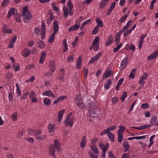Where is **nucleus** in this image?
<instances>
[{"label":"nucleus","mask_w":158,"mask_h":158,"mask_svg":"<svg viewBox=\"0 0 158 158\" xmlns=\"http://www.w3.org/2000/svg\"><path fill=\"white\" fill-rule=\"evenodd\" d=\"M48 128L49 129L50 133L53 132L55 129L54 127V125L51 124H50L48 125Z\"/></svg>","instance_id":"obj_40"},{"label":"nucleus","mask_w":158,"mask_h":158,"mask_svg":"<svg viewBox=\"0 0 158 158\" xmlns=\"http://www.w3.org/2000/svg\"><path fill=\"white\" fill-rule=\"evenodd\" d=\"M16 90H17V93L19 96H20L21 92L20 88V87L19 86V84L18 83H16Z\"/></svg>","instance_id":"obj_42"},{"label":"nucleus","mask_w":158,"mask_h":158,"mask_svg":"<svg viewBox=\"0 0 158 158\" xmlns=\"http://www.w3.org/2000/svg\"><path fill=\"white\" fill-rule=\"evenodd\" d=\"M128 17V15L125 14L123 17H122L120 19L119 21L121 23H123Z\"/></svg>","instance_id":"obj_44"},{"label":"nucleus","mask_w":158,"mask_h":158,"mask_svg":"<svg viewBox=\"0 0 158 158\" xmlns=\"http://www.w3.org/2000/svg\"><path fill=\"white\" fill-rule=\"evenodd\" d=\"M88 153L89 155L91 156V158H98V156L95 155V154L92 152L91 151H89Z\"/></svg>","instance_id":"obj_49"},{"label":"nucleus","mask_w":158,"mask_h":158,"mask_svg":"<svg viewBox=\"0 0 158 158\" xmlns=\"http://www.w3.org/2000/svg\"><path fill=\"white\" fill-rule=\"evenodd\" d=\"M123 145L125 149V150L124 151V152H126L129 150L130 146L128 142L126 141H124L123 143Z\"/></svg>","instance_id":"obj_15"},{"label":"nucleus","mask_w":158,"mask_h":158,"mask_svg":"<svg viewBox=\"0 0 158 158\" xmlns=\"http://www.w3.org/2000/svg\"><path fill=\"white\" fill-rule=\"evenodd\" d=\"M109 146L110 145L108 143H106L105 146L104 145L102 149V150L106 152L108 150Z\"/></svg>","instance_id":"obj_51"},{"label":"nucleus","mask_w":158,"mask_h":158,"mask_svg":"<svg viewBox=\"0 0 158 158\" xmlns=\"http://www.w3.org/2000/svg\"><path fill=\"white\" fill-rule=\"evenodd\" d=\"M59 23L57 20H56L54 22L53 24V31L56 33H57L59 29V27L58 25Z\"/></svg>","instance_id":"obj_4"},{"label":"nucleus","mask_w":158,"mask_h":158,"mask_svg":"<svg viewBox=\"0 0 158 158\" xmlns=\"http://www.w3.org/2000/svg\"><path fill=\"white\" fill-rule=\"evenodd\" d=\"M102 54V53L101 52H99L98 54H97L94 57V58H95L96 59V60H98L100 56H101Z\"/></svg>","instance_id":"obj_61"},{"label":"nucleus","mask_w":158,"mask_h":158,"mask_svg":"<svg viewBox=\"0 0 158 158\" xmlns=\"http://www.w3.org/2000/svg\"><path fill=\"white\" fill-rule=\"evenodd\" d=\"M123 80L124 79L123 78L120 79L118 81V83L115 87V89L117 90H118L119 87L123 82Z\"/></svg>","instance_id":"obj_24"},{"label":"nucleus","mask_w":158,"mask_h":158,"mask_svg":"<svg viewBox=\"0 0 158 158\" xmlns=\"http://www.w3.org/2000/svg\"><path fill=\"white\" fill-rule=\"evenodd\" d=\"M81 56H80L77 59L76 62L77 64L76 68V69H80L81 65Z\"/></svg>","instance_id":"obj_19"},{"label":"nucleus","mask_w":158,"mask_h":158,"mask_svg":"<svg viewBox=\"0 0 158 158\" xmlns=\"http://www.w3.org/2000/svg\"><path fill=\"white\" fill-rule=\"evenodd\" d=\"M118 137V141L119 143H121L123 140V135L122 133H117Z\"/></svg>","instance_id":"obj_30"},{"label":"nucleus","mask_w":158,"mask_h":158,"mask_svg":"<svg viewBox=\"0 0 158 158\" xmlns=\"http://www.w3.org/2000/svg\"><path fill=\"white\" fill-rule=\"evenodd\" d=\"M97 110H93L89 111L90 115L92 117L95 118L97 116L98 114L97 112L96 111Z\"/></svg>","instance_id":"obj_27"},{"label":"nucleus","mask_w":158,"mask_h":158,"mask_svg":"<svg viewBox=\"0 0 158 158\" xmlns=\"http://www.w3.org/2000/svg\"><path fill=\"white\" fill-rule=\"evenodd\" d=\"M15 9L14 8H10L7 15V18L9 19L12 15H15L16 14L15 13Z\"/></svg>","instance_id":"obj_6"},{"label":"nucleus","mask_w":158,"mask_h":158,"mask_svg":"<svg viewBox=\"0 0 158 158\" xmlns=\"http://www.w3.org/2000/svg\"><path fill=\"white\" fill-rule=\"evenodd\" d=\"M108 1L109 0H103L102 1L100 4V8H102L104 6Z\"/></svg>","instance_id":"obj_34"},{"label":"nucleus","mask_w":158,"mask_h":158,"mask_svg":"<svg viewBox=\"0 0 158 158\" xmlns=\"http://www.w3.org/2000/svg\"><path fill=\"white\" fill-rule=\"evenodd\" d=\"M49 148L50 150L49 154L53 156H54L55 154V152L54 149L53 145L52 144L51 145L49 146Z\"/></svg>","instance_id":"obj_21"},{"label":"nucleus","mask_w":158,"mask_h":158,"mask_svg":"<svg viewBox=\"0 0 158 158\" xmlns=\"http://www.w3.org/2000/svg\"><path fill=\"white\" fill-rule=\"evenodd\" d=\"M72 114V113L71 112L70 113L67 115V118L66 119L64 123L66 124V127L68 126V120L69 118L70 117Z\"/></svg>","instance_id":"obj_37"},{"label":"nucleus","mask_w":158,"mask_h":158,"mask_svg":"<svg viewBox=\"0 0 158 158\" xmlns=\"http://www.w3.org/2000/svg\"><path fill=\"white\" fill-rule=\"evenodd\" d=\"M88 107V110L89 111L93 110H95L97 109V106L94 103L91 102L89 103Z\"/></svg>","instance_id":"obj_5"},{"label":"nucleus","mask_w":158,"mask_h":158,"mask_svg":"<svg viewBox=\"0 0 158 158\" xmlns=\"http://www.w3.org/2000/svg\"><path fill=\"white\" fill-rule=\"evenodd\" d=\"M123 45L122 43H120L119 45H117L116 47L113 49V52H117L118 51L119 49Z\"/></svg>","instance_id":"obj_41"},{"label":"nucleus","mask_w":158,"mask_h":158,"mask_svg":"<svg viewBox=\"0 0 158 158\" xmlns=\"http://www.w3.org/2000/svg\"><path fill=\"white\" fill-rule=\"evenodd\" d=\"M23 13L21 15H24L25 14H27L28 12V9L27 7H24L23 9Z\"/></svg>","instance_id":"obj_50"},{"label":"nucleus","mask_w":158,"mask_h":158,"mask_svg":"<svg viewBox=\"0 0 158 158\" xmlns=\"http://www.w3.org/2000/svg\"><path fill=\"white\" fill-rule=\"evenodd\" d=\"M127 95V93L126 91H124L123 92V93L122 95H121V97L120 98V99L121 100V101L122 102H123L124 101V99L126 98V96Z\"/></svg>","instance_id":"obj_35"},{"label":"nucleus","mask_w":158,"mask_h":158,"mask_svg":"<svg viewBox=\"0 0 158 158\" xmlns=\"http://www.w3.org/2000/svg\"><path fill=\"white\" fill-rule=\"evenodd\" d=\"M157 121V118L156 116L152 117L151 119L150 123L151 124V126H153L156 123Z\"/></svg>","instance_id":"obj_20"},{"label":"nucleus","mask_w":158,"mask_h":158,"mask_svg":"<svg viewBox=\"0 0 158 158\" xmlns=\"http://www.w3.org/2000/svg\"><path fill=\"white\" fill-rule=\"evenodd\" d=\"M158 54V52L157 51L155 52L148 57L147 60H151L156 58Z\"/></svg>","instance_id":"obj_8"},{"label":"nucleus","mask_w":158,"mask_h":158,"mask_svg":"<svg viewBox=\"0 0 158 158\" xmlns=\"http://www.w3.org/2000/svg\"><path fill=\"white\" fill-rule=\"evenodd\" d=\"M112 38V35H111L109 36V37L108 39L105 42V45L106 46L109 45L112 43L114 41V40L113 38Z\"/></svg>","instance_id":"obj_11"},{"label":"nucleus","mask_w":158,"mask_h":158,"mask_svg":"<svg viewBox=\"0 0 158 158\" xmlns=\"http://www.w3.org/2000/svg\"><path fill=\"white\" fill-rule=\"evenodd\" d=\"M24 132V131H19V133L17 134L18 138L19 139L21 138L23 135Z\"/></svg>","instance_id":"obj_55"},{"label":"nucleus","mask_w":158,"mask_h":158,"mask_svg":"<svg viewBox=\"0 0 158 158\" xmlns=\"http://www.w3.org/2000/svg\"><path fill=\"white\" fill-rule=\"evenodd\" d=\"M99 38L98 37H96L95 39L94 40L92 43V46H94L96 44H98V43H99Z\"/></svg>","instance_id":"obj_33"},{"label":"nucleus","mask_w":158,"mask_h":158,"mask_svg":"<svg viewBox=\"0 0 158 158\" xmlns=\"http://www.w3.org/2000/svg\"><path fill=\"white\" fill-rule=\"evenodd\" d=\"M66 98V96H62L58 98L57 99L59 102L63 100L64 99H65Z\"/></svg>","instance_id":"obj_62"},{"label":"nucleus","mask_w":158,"mask_h":158,"mask_svg":"<svg viewBox=\"0 0 158 158\" xmlns=\"http://www.w3.org/2000/svg\"><path fill=\"white\" fill-rule=\"evenodd\" d=\"M56 33L54 32L52 33L49 36L48 40V42L49 43L52 42L55 39V34Z\"/></svg>","instance_id":"obj_22"},{"label":"nucleus","mask_w":158,"mask_h":158,"mask_svg":"<svg viewBox=\"0 0 158 158\" xmlns=\"http://www.w3.org/2000/svg\"><path fill=\"white\" fill-rule=\"evenodd\" d=\"M114 73V72L112 70L110 69L109 70H107L105 72L104 74V76L106 78H107L110 76H112Z\"/></svg>","instance_id":"obj_18"},{"label":"nucleus","mask_w":158,"mask_h":158,"mask_svg":"<svg viewBox=\"0 0 158 158\" xmlns=\"http://www.w3.org/2000/svg\"><path fill=\"white\" fill-rule=\"evenodd\" d=\"M9 3L10 1L8 0H4L1 4V6L2 7L6 6Z\"/></svg>","instance_id":"obj_38"},{"label":"nucleus","mask_w":158,"mask_h":158,"mask_svg":"<svg viewBox=\"0 0 158 158\" xmlns=\"http://www.w3.org/2000/svg\"><path fill=\"white\" fill-rule=\"evenodd\" d=\"M46 53L45 51H44L42 52V53L41 56H40V58L39 60V62L40 63H43L45 58L46 57Z\"/></svg>","instance_id":"obj_17"},{"label":"nucleus","mask_w":158,"mask_h":158,"mask_svg":"<svg viewBox=\"0 0 158 158\" xmlns=\"http://www.w3.org/2000/svg\"><path fill=\"white\" fill-rule=\"evenodd\" d=\"M148 77V74L146 73L144 74L142 77H141L142 79L143 80L146 79Z\"/></svg>","instance_id":"obj_63"},{"label":"nucleus","mask_w":158,"mask_h":158,"mask_svg":"<svg viewBox=\"0 0 158 158\" xmlns=\"http://www.w3.org/2000/svg\"><path fill=\"white\" fill-rule=\"evenodd\" d=\"M141 107L142 108L144 109H146L148 108L149 105L147 103L142 104L141 105Z\"/></svg>","instance_id":"obj_53"},{"label":"nucleus","mask_w":158,"mask_h":158,"mask_svg":"<svg viewBox=\"0 0 158 158\" xmlns=\"http://www.w3.org/2000/svg\"><path fill=\"white\" fill-rule=\"evenodd\" d=\"M79 26L78 25L75 24L74 25L70 27L69 28L68 31L70 32L72 31L77 30L79 28Z\"/></svg>","instance_id":"obj_16"},{"label":"nucleus","mask_w":158,"mask_h":158,"mask_svg":"<svg viewBox=\"0 0 158 158\" xmlns=\"http://www.w3.org/2000/svg\"><path fill=\"white\" fill-rule=\"evenodd\" d=\"M120 39V36L119 35V33H118L116 35L115 37L114 42L116 45H117L119 43Z\"/></svg>","instance_id":"obj_23"},{"label":"nucleus","mask_w":158,"mask_h":158,"mask_svg":"<svg viewBox=\"0 0 158 158\" xmlns=\"http://www.w3.org/2000/svg\"><path fill=\"white\" fill-rule=\"evenodd\" d=\"M65 111L64 109L60 111L58 113V117L57 121L59 122L61 121L63 118V114Z\"/></svg>","instance_id":"obj_7"},{"label":"nucleus","mask_w":158,"mask_h":158,"mask_svg":"<svg viewBox=\"0 0 158 158\" xmlns=\"http://www.w3.org/2000/svg\"><path fill=\"white\" fill-rule=\"evenodd\" d=\"M43 102L44 104L47 106H49L50 105L51 101L48 98H44L43 100Z\"/></svg>","instance_id":"obj_31"},{"label":"nucleus","mask_w":158,"mask_h":158,"mask_svg":"<svg viewBox=\"0 0 158 158\" xmlns=\"http://www.w3.org/2000/svg\"><path fill=\"white\" fill-rule=\"evenodd\" d=\"M45 136L44 135H40L37 136L36 137V139L38 140H40V139L42 140L45 139Z\"/></svg>","instance_id":"obj_59"},{"label":"nucleus","mask_w":158,"mask_h":158,"mask_svg":"<svg viewBox=\"0 0 158 158\" xmlns=\"http://www.w3.org/2000/svg\"><path fill=\"white\" fill-rule=\"evenodd\" d=\"M110 141L113 142L114 141V136L112 132H109L107 134Z\"/></svg>","instance_id":"obj_28"},{"label":"nucleus","mask_w":158,"mask_h":158,"mask_svg":"<svg viewBox=\"0 0 158 158\" xmlns=\"http://www.w3.org/2000/svg\"><path fill=\"white\" fill-rule=\"evenodd\" d=\"M63 10L64 14V17L65 18L68 16V12L70 15H73V12L72 10V9L69 10V11L68 8L66 6H64L63 7Z\"/></svg>","instance_id":"obj_2"},{"label":"nucleus","mask_w":158,"mask_h":158,"mask_svg":"<svg viewBox=\"0 0 158 158\" xmlns=\"http://www.w3.org/2000/svg\"><path fill=\"white\" fill-rule=\"evenodd\" d=\"M23 15L25 16L26 19L27 20H30L32 18V16L29 11L27 14H26L25 15Z\"/></svg>","instance_id":"obj_26"},{"label":"nucleus","mask_w":158,"mask_h":158,"mask_svg":"<svg viewBox=\"0 0 158 158\" xmlns=\"http://www.w3.org/2000/svg\"><path fill=\"white\" fill-rule=\"evenodd\" d=\"M19 67L20 64L18 63L13 64V67L14 68L15 70V71H17L19 70Z\"/></svg>","instance_id":"obj_47"},{"label":"nucleus","mask_w":158,"mask_h":158,"mask_svg":"<svg viewBox=\"0 0 158 158\" xmlns=\"http://www.w3.org/2000/svg\"><path fill=\"white\" fill-rule=\"evenodd\" d=\"M52 92V91L50 90H47L46 91L43 92L42 94V95L44 96H50V94H51Z\"/></svg>","instance_id":"obj_36"},{"label":"nucleus","mask_w":158,"mask_h":158,"mask_svg":"<svg viewBox=\"0 0 158 158\" xmlns=\"http://www.w3.org/2000/svg\"><path fill=\"white\" fill-rule=\"evenodd\" d=\"M112 102L113 104H115L118 101V99L117 97H114L112 98Z\"/></svg>","instance_id":"obj_58"},{"label":"nucleus","mask_w":158,"mask_h":158,"mask_svg":"<svg viewBox=\"0 0 158 158\" xmlns=\"http://www.w3.org/2000/svg\"><path fill=\"white\" fill-rule=\"evenodd\" d=\"M135 72L136 70L135 69L131 71L129 76L130 78H133L135 76L134 73H135Z\"/></svg>","instance_id":"obj_48"},{"label":"nucleus","mask_w":158,"mask_h":158,"mask_svg":"<svg viewBox=\"0 0 158 158\" xmlns=\"http://www.w3.org/2000/svg\"><path fill=\"white\" fill-rule=\"evenodd\" d=\"M30 52V50L29 49L26 48L23 51L22 55L24 57H27L29 56Z\"/></svg>","instance_id":"obj_12"},{"label":"nucleus","mask_w":158,"mask_h":158,"mask_svg":"<svg viewBox=\"0 0 158 158\" xmlns=\"http://www.w3.org/2000/svg\"><path fill=\"white\" fill-rule=\"evenodd\" d=\"M34 44V42L33 40H31L29 41L28 44V46L30 47H32Z\"/></svg>","instance_id":"obj_64"},{"label":"nucleus","mask_w":158,"mask_h":158,"mask_svg":"<svg viewBox=\"0 0 158 158\" xmlns=\"http://www.w3.org/2000/svg\"><path fill=\"white\" fill-rule=\"evenodd\" d=\"M38 47L39 48L43 49L45 46V44L44 43V42L41 40H39L37 42Z\"/></svg>","instance_id":"obj_25"},{"label":"nucleus","mask_w":158,"mask_h":158,"mask_svg":"<svg viewBox=\"0 0 158 158\" xmlns=\"http://www.w3.org/2000/svg\"><path fill=\"white\" fill-rule=\"evenodd\" d=\"M111 84V80L110 79L107 81V82L105 84V88L106 89H108Z\"/></svg>","instance_id":"obj_43"},{"label":"nucleus","mask_w":158,"mask_h":158,"mask_svg":"<svg viewBox=\"0 0 158 158\" xmlns=\"http://www.w3.org/2000/svg\"><path fill=\"white\" fill-rule=\"evenodd\" d=\"M68 5L69 6V10L72 9L73 7V6L71 2V0H69L67 3Z\"/></svg>","instance_id":"obj_52"},{"label":"nucleus","mask_w":158,"mask_h":158,"mask_svg":"<svg viewBox=\"0 0 158 158\" xmlns=\"http://www.w3.org/2000/svg\"><path fill=\"white\" fill-rule=\"evenodd\" d=\"M98 31L99 27H98L96 26L92 31V34H96L98 32Z\"/></svg>","instance_id":"obj_45"},{"label":"nucleus","mask_w":158,"mask_h":158,"mask_svg":"<svg viewBox=\"0 0 158 158\" xmlns=\"http://www.w3.org/2000/svg\"><path fill=\"white\" fill-rule=\"evenodd\" d=\"M151 125L150 124L145 125L139 127V130H143L148 128L150 127Z\"/></svg>","instance_id":"obj_39"},{"label":"nucleus","mask_w":158,"mask_h":158,"mask_svg":"<svg viewBox=\"0 0 158 158\" xmlns=\"http://www.w3.org/2000/svg\"><path fill=\"white\" fill-rule=\"evenodd\" d=\"M17 112H15L14 114H12L11 116V117L13 119V121H15L17 118Z\"/></svg>","instance_id":"obj_57"},{"label":"nucleus","mask_w":158,"mask_h":158,"mask_svg":"<svg viewBox=\"0 0 158 158\" xmlns=\"http://www.w3.org/2000/svg\"><path fill=\"white\" fill-rule=\"evenodd\" d=\"M91 148L92 151L96 154H97L99 153V151L97 149L96 146L95 145H92L91 147Z\"/></svg>","instance_id":"obj_29"},{"label":"nucleus","mask_w":158,"mask_h":158,"mask_svg":"<svg viewBox=\"0 0 158 158\" xmlns=\"http://www.w3.org/2000/svg\"><path fill=\"white\" fill-rule=\"evenodd\" d=\"M128 62L127 57H126L124 58L120 64L119 69L121 71H122L126 67Z\"/></svg>","instance_id":"obj_3"},{"label":"nucleus","mask_w":158,"mask_h":158,"mask_svg":"<svg viewBox=\"0 0 158 158\" xmlns=\"http://www.w3.org/2000/svg\"><path fill=\"white\" fill-rule=\"evenodd\" d=\"M55 149L57 151V152H60V146L59 142L57 140H55L54 141V147Z\"/></svg>","instance_id":"obj_9"},{"label":"nucleus","mask_w":158,"mask_h":158,"mask_svg":"<svg viewBox=\"0 0 158 158\" xmlns=\"http://www.w3.org/2000/svg\"><path fill=\"white\" fill-rule=\"evenodd\" d=\"M95 21L97 23V25L96 26L99 28V27H102L103 26L102 22L100 20V18L97 17L96 18Z\"/></svg>","instance_id":"obj_14"},{"label":"nucleus","mask_w":158,"mask_h":158,"mask_svg":"<svg viewBox=\"0 0 158 158\" xmlns=\"http://www.w3.org/2000/svg\"><path fill=\"white\" fill-rule=\"evenodd\" d=\"M49 66L50 67V70L52 72H54L56 69L55 64L53 61H51L49 62Z\"/></svg>","instance_id":"obj_10"},{"label":"nucleus","mask_w":158,"mask_h":158,"mask_svg":"<svg viewBox=\"0 0 158 158\" xmlns=\"http://www.w3.org/2000/svg\"><path fill=\"white\" fill-rule=\"evenodd\" d=\"M125 130V128L123 126H120L119 127V129L118 131V133L123 134V132Z\"/></svg>","instance_id":"obj_32"},{"label":"nucleus","mask_w":158,"mask_h":158,"mask_svg":"<svg viewBox=\"0 0 158 158\" xmlns=\"http://www.w3.org/2000/svg\"><path fill=\"white\" fill-rule=\"evenodd\" d=\"M76 101V104L80 108L83 109L85 107L84 104L82 102V101L81 100V98L80 97L77 96L75 98Z\"/></svg>","instance_id":"obj_1"},{"label":"nucleus","mask_w":158,"mask_h":158,"mask_svg":"<svg viewBox=\"0 0 158 158\" xmlns=\"http://www.w3.org/2000/svg\"><path fill=\"white\" fill-rule=\"evenodd\" d=\"M102 54V53L101 52H99L98 54H97L94 57V58H95L96 59V60H98L100 56H101Z\"/></svg>","instance_id":"obj_60"},{"label":"nucleus","mask_w":158,"mask_h":158,"mask_svg":"<svg viewBox=\"0 0 158 158\" xmlns=\"http://www.w3.org/2000/svg\"><path fill=\"white\" fill-rule=\"evenodd\" d=\"M2 32L4 33H7V27L6 25H4L2 28Z\"/></svg>","instance_id":"obj_54"},{"label":"nucleus","mask_w":158,"mask_h":158,"mask_svg":"<svg viewBox=\"0 0 158 158\" xmlns=\"http://www.w3.org/2000/svg\"><path fill=\"white\" fill-rule=\"evenodd\" d=\"M116 126H112L108 127L106 129V130L108 131L109 132H111L110 131H112L115 130L116 128Z\"/></svg>","instance_id":"obj_46"},{"label":"nucleus","mask_w":158,"mask_h":158,"mask_svg":"<svg viewBox=\"0 0 158 158\" xmlns=\"http://www.w3.org/2000/svg\"><path fill=\"white\" fill-rule=\"evenodd\" d=\"M86 137L85 135L83 136L80 143V147L81 148H84L85 146L86 142Z\"/></svg>","instance_id":"obj_13"},{"label":"nucleus","mask_w":158,"mask_h":158,"mask_svg":"<svg viewBox=\"0 0 158 158\" xmlns=\"http://www.w3.org/2000/svg\"><path fill=\"white\" fill-rule=\"evenodd\" d=\"M46 25L44 23H42L41 26V31H46L45 30Z\"/></svg>","instance_id":"obj_56"}]
</instances>
